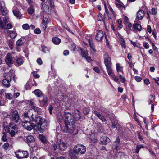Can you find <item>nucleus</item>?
<instances>
[{"mask_svg":"<svg viewBox=\"0 0 159 159\" xmlns=\"http://www.w3.org/2000/svg\"><path fill=\"white\" fill-rule=\"evenodd\" d=\"M65 118L64 127L63 131L64 132L69 133L73 135L77 134V130L75 128L74 117L73 115L69 112L66 113L64 115Z\"/></svg>","mask_w":159,"mask_h":159,"instance_id":"1","label":"nucleus"},{"mask_svg":"<svg viewBox=\"0 0 159 159\" xmlns=\"http://www.w3.org/2000/svg\"><path fill=\"white\" fill-rule=\"evenodd\" d=\"M36 124V127L40 133H43L46 131L48 129V125L47 123L46 122V120L43 117L38 116L35 118L34 120Z\"/></svg>","mask_w":159,"mask_h":159,"instance_id":"2","label":"nucleus"},{"mask_svg":"<svg viewBox=\"0 0 159 159\" xmlns=\"http://www.w3.org/2000/svg\"><path fill=\"white\" fill-rule=\"evenodd\" d=\"M31 107L32 109L29 110L28 112L24 113V115L25 117H28L31 120L33 121L34 120V119H35V118H36L39 116H36L35 115H34V113H33V111L34 112H38L40 111V109L34 105L33 106Z\"/></svg>","mask_w":159,"mask_h":159,"instance_id":"3","label":"nucleus"},{"mask_svg":"<svg viewBox=\"0 0 159 159\" xmlns=\"http://www.w3.org/2000/svg\"><path fill=\"white\" fill-rule=\"evenodd\" d=\"M86 150V148L84 146L79 144L76 145L73 149V150L76 152L79 155L84 154Z\"/></svg>","mask_w":159,"mask_h":159,"instance_id":"4","label":"nucleus"},{"mask_svg":"<svg viewBox=\"0 0 159 159\" xmlns=\"http://www.w3.org/2000/svg\"><path fill=\"white\" fill-rule=\"evenodd\" d=\"M22 125L25 129L29 131H30L37 126L36 124H34L31 122L28 121H23Z\"/></svg>","mask_w":159,"mask_h":159,"instance_id":"5","label":"nucleus"},{"mask_svg":"<svg viewBox=\"0 0 159 159\" xmlns=\"http://www.w3.org/2000/svg\"><path fill=\"white\" fill-rule=\"evenodd\" d=\"M16 157L18 159L26 158L28 156V153L27 151H20L18 150L15 152Z\"/></svg>","mask_w":159,"mask_h":159,"instance_id":"6","label":"nucleus"},{"mask_svg":"<svg viewBox=\"0 0 159 159\" xmlns=\"http://www.w3.org/2000/svg\"><path fill=\"white\" fill-rule=\"evenodd\" d=\"M4 79L3 80L2 83L4 86L6 87H9L10 84V82L11 80V77L9 74L5 73L3 75Z\"/></svg>","mask_w":159,"mask_h":159,"instance_id":"7","label":"nucleus"},{"mask_svg":"<svg viewBox=\"0 0 159 159\" xmlns=\"http://www.w3.org/2000/svg\"><path fill=\"white\" fill-rule=\"evenodd\" d=\"M7 128V132L9 133L11 136H14L17 131V129L15 124H9Z\"/></svg>","mask_w":159,"mask_h":159,"instance_id":"8","label":"nucleus"},{"mask_svg":"<svg viewBox=\"0 0 159 159\" xmlns=\"http://www.w3.org/2000/svg\"><path fill=\"white\" fill-rule=\"evenodd\" d=\"M11 120L12 121L17 123L20 120V119L17 111H14L11 113ZM10 117L11 118L10 116Z\"/></svg>","mask_w":159,"mask_h":159,"instance_id":"9","label":"nucleus"},{"mask_svg":"<svg viewBox=\"0 0 159 159\" xmlns=\"http://www.w3.org/2000/svg\"><path fill=\"white\" fill-rule=\"evenodd\" d=\"M0 11L2 15L5 16L7 13V11L5 6L4 2L3 1H0Z\"/></svg>","mask_w":159,"mask_h":159,"instance_id":"10","label":"nucleus"},{"mask_svg":"<svg viewBox=\"0 0 159 159\" xmlns=\"http://www.w3.org/2000/svg\"><path fill=\"white\" fill-rule=\"evenodd\" d=\"M104 62L105 66L112 65L111 59L109 55L107 53H105L103 56Z\"/></svg>","mask_w":159,"mask_h":159,"instance_id":"11","label":"nucleus"},{"mask_svg":"<svg viewBox=\"0 0 159 159\" xmlns=\"http://www.w3.org/2000/svg\"><path fill=\"white\" fill-rule=\"evenodd\" d=\"M5 61L6 63L9 66L11 67L13 63L12 61V57L10 53H8L6 57Z\"/></svg>","mask_w":159,"mask_h":159,"instance_id":"12","label":"nucleus"},{"mask_svg":"<svg viewBox=\"0 0 159 159\" xmlns=\"http://www.w3.org/2000/svg\"><path fill=\"white\" fill-rule=\"evenodd\" d=\"M8 17L5 16L3 18V22L0 17V28L2 29H5L7 24L8 22Z\"/></svg>","mask_w":159,"mask_h":159,"instance_id":"13","label":"nucleus"},{"mask_svg":"<svg viewBox=\"0 0 159 159\" xmlns=\"http://www.w3.org/2000/svg\"><path fill=\"white\" fill-rule=\"evenodd\" d=\"M104 37L103 32L102 30H98L97 31L95 36L96 39L98 42L101 41Z\"/></svg>","mask_w":159,"mask_h":159,"instance_id":"14","label":"nucleus"},{"mask_svg":"<svg viewBox=\"0 0 159 159\" xmlns=\"http://www.w3.org/2000/svg\"><path fill=\"white\" fill-rule=\"evenodd\" d=\"M120 138L118 136L116 137V140L114 142V148L117 151L121 148V147L120 146Z\"/></svg>","mask_w":159,"mask_h":159,"instance_id":"15","label":"nucleus"},{"mask_svg":"<svg viewBox=\"0 0 159 159\" xmlns=\"http://www.w3.org/2000/svg\"><path fill=\"white\" fill-rule=\"evenodd\" d=\"M57 143L61 151H64L67 148L66 144L64 142L59 140L58 141Z\"/></svg>","mask_w":159,"mask_h":159,"instance_id":"16","label":"nucleus"},{"mask_svg":"<svg viewBox=\"0 0 159 159\" xmlns=\"http://www.w3.org/2000/svg\"><path fill=\"white\" fill-rule=\"evenodd\" d=\"M24 62L23 59L21 57H17L15 58L14 63L16 66H19L22 65Z\"/></svg>","mask_w":159,"mask_h":159,"instance_id":"17","label":"nucleus"},{"mask_svg":"<svg viewBox=\"0 0 159 159\" xmlns=\"http://www.w3.org/2000/svg\"><path fill=\"white\" fill-rule=\"evenodd\" d=\"M110 120L111 122L112 127L113 129L117 128L119 125L118 120L116 119H115L113 116V118H110Z\"/></svg>","mask_w":159,"mask_h":159,"instance_id":"18","label":"nucleus"},{"mask_svg":"<svg viewBox=\"0 0 159 159\" xmlns=\"http://www.w3.org/2000/svg\"><path fill=\"white\" fill-rule=\"evenodd\" d=\"M94 113L95 115L100 119L102 122H105L106 121V120L104 116L101 115L100 113L96 111H94Z\"/></svg>","mask_w":159,"mask_h":159,"instance_id":"19","label":"nucleus"},{"mask_svg":"<svg viewBox=\"0 0 159 159\" xmlns=\"http://www.w3.org/2000/svg\"><path fill=\"white\" fill-rule=\"evenodd\" d=\"M100 141L104 145H106L110 142V139L107 137L102 136L101 138Z\"/></svg>","mask_w":159,"mask_h":159,"instance_id":"20","label":"nucleus"},{"mask_svg":"<svg viewBox=\"0 0 159 159\" xmlns=\"http://www.w3.org/2000/svg\"><path fill=\"white\" fill-rule=\"evenodd\" d=\"M144 16V13L143 10H139L137 13V18L139 20H141Z\"/></svg>","mask_w":159,"mask_h":159,"instance_id":"21","label":"nucleus"},{"mask_svg":"<svg viewBox=\"0 0 159 159\" xmlns=\"http://www.w3.org/2000/svg\"><path fill=\"white\" fill-rule=\"evenodd\" d=\"M41 9L44 11L47 14H49L50 11L49 10V6L48 5L44 3L41 5Z\"/></svg>","mask_w":159,"mask_h":159,"instance_id":"22","label":"nucleus"},{"mask_svg":"<svg viewBox=\"0 0 159 159\" xmlns=\"http://www.w3.org/2000/svg\"><path fill=\"white\" fill-rule=\"evenodd\" d=\"M69 155L71 159H76L78 158L79 154L73 150V152H69Z\"/></svg>","mask_w":159,"mask_h":159,"instance_id":"23","label":"nucleus"},{"mask_svg":"<svg viewBox=\"0 0 159 159\" xmlns=\"http://www.w3.org/2000/svg\"><path fill=\"white\" fill-rule=\"evenodd\" d=\"M74 117L75 120H78L80 119L81 115L80 111L78 110H76L74 111Z\"/></svg>","mask_w":159,"mask_h":159,"instance_id":"24","label":"nucleus"},{"mask_svg":"<svg viewBox=\"0 0 159 159\" xmlns=\"http://www.w3.org/2000/svg\"><path fill=\"white\" fill-rule=\"evenodd\" d=\"M88 51H82V55L83 57L84 58L88 61L91 60V58L90 57L88 56Z\"/></svg>","mask_w":159,"mask_h":159,"instance_id":"25","label":"nucleus"},{"mask_svg":"<svg viewBox=\"0 0 159 159\" xmlns=\"http://www.w3.org/2000/svg\"><path fill=\"white\" fill-rule=\"evenodd\" d=\"M42 97H43V99L41 100L40 102L43 106H45L47 104V97L46 96L44 95H43Z\"/></svg>","mask_w":159,"mask_h":159,"instance_id":"26","label":"nucleus"},{"mask_svg":"<svg viewBox=\"0 0 159 159\" xmlns=\"http://www.w3.org/2000/svg\"><path fill=\"white\" fill-rule=\"evenodd\" d=\"M116 69L117 73L121 72L122 74H124V72L123 70V67L121 66L119 63L116 64Z\"/></svg>","mask_w":159,"mask_h":159,"instance_id":"27","label":"nucleus"},{"mask_svg":"<svg viewBox=\"0 0 159 159\" xmlns=\"http://www.w3.org/2000/svg\"><path fill=\"white\" fill-rule=\"evenodd\" d=\"M25 41V39L24 38H21L16 41V45L17 46H20L23 44Z\"/></svg>","mask_w":159,"mask_h":159,"instance_id":"28","label":"nucleus"},{"mask_svg":"<svg viewBox=\"0 0 159 159\" xmlns=\"http://www.w3.org/2000/svg\"><path fill=\"white\" fill-rule=\"evenodd\" d=\"M33 93L38 97H42L43 94L39 89H38L35 90Z\"/></svg>","mask_w":159,"mask_h":159,"instance_id":"29","label":"nucleus"},{"mask_svg":"<svg viewBox=\"0 0 159 159\" xmlns=\"http://www.w3.org/2000/svg\"><path fill=\"white\" fill-rule=\"evenodd\" d=\"M105 66L108 75L109 76L111 75L113 73L111 68V65L106 66Z\"/></svg>","mask_w":159,"mask_h":159,"instance_id":"30","label":"nucleus"},{"mask_svg":"<svg viewBox=\"0 0 159 159\" xmlns=\"http://www.w3.org/2000/svg\"><path fill=\"white\" fill-rule=\"evenodd\" d=\"M47 21V18H45L43 16V19L42 21L41 26L44 30H45L47 28L46 22Z\"/></svg>","mask_w":159,"mask_h":159,"instance_id":"31","label":"nucleus"},{"mask_svg":"<svg viewBox=\"0 0 159 159\" xmlns=\"http://www.w3.org/2000/svg\"><path fill=\"white\" fill-rule=\"evenodd\" d=\"M13 13L14 15L17 18L20 17L22 16L21 13L17 10H13Z\"/></svg>","mask_w":159,"mask_h":159,"instance_id":"32","label":"nucleus"},{"mask_svg":"<svg viewBox=\"0 0 159 159\" xmlns=\"http://www.w3.org/2000/svg\"><path fill=\"white\" fill-rule=\"evenodd\" d=\"M52 41L54 44L58 45L60 43L61 40L58 38L55 37L52 38Z\"/></svg>","mask_w":159,"mask_h":159,"instance_id":"33","label":"nucleus"},{"mask_svg":"<svg viewBox=\"0 0 159 159\" xmlns=\"http://www.w3.org/2000/svg\"><path fill=\"white\" fill-rule=\"evenodd\" d=\"M28 13L30 14H32L34 11L33 4L30 5V7L27 9Z\"/></svg>","mask_w":159,"mask_h":159,"instance_id":"34","label":"nucleus"},{"mask_svg":"<svg viewBox=\"0 0 159 159\" xmlns=\"http://www.w3.org/2000/svg\"><path fill=\"white\" fill-rule=\"evenodd\" d=\"M26 140L27 142L28 143H31L33 142L34 140V138L33 136L31 135H29L27 136Z\"/></svg>","mask_w":159,"mask_h":159,"instance_id":"35","label":"nucleus"},{"mask_svg":"<svg viewBox=\"0 0 159 159\" xmlns=\"http://www.w3.org/2000/svg\"><path fill=\"white\" fill-rule=\"evenodd\" d=\"M133 28L134 29H137L139 31H140L142 30L141 26L139 24H137L136 23H135V24L133 25Z\"/></svg>","mask_w":159,"mask_h":159,"instance_id":"36","label":"nucleus"},{"mask_svg":"<svg viewBox=\"0 0 159 159\" xmlns=\"http://www.w3.org/2000/svg\"><path fill=\"white\" fill-rule=\"evenodd\" d=\"M8 44L10 49L11 50L12 49L14 44V41L12 39L9 40L8 41Z\"/></svg>","mask_w":159,"mask_h":159,"instance_id":"37","label":"nucleus"},{"mask_svg":"<svg viewBox=\"0 0 159 159\" xmlns=\"http://www.w3.org/2000/svg\"><path fill=\"white\" fill-rule=\"evenodd\" d=\"M9 34L10 37L12 39H14L17 36V34L15 31H10Z\"/></svg>","mask_w":159,"mask_h":159,"instance_id":"38","label":"nucleus"},{"mask_svg":"<svg viewBox=\"0 0 159 159\" xmlns=\"http://www.w3.org/2000/svg\"><path fill=\"white\" fill-rule=\"evenodd\" d=\"M144 146L143 144L137 145L136 146V149L135 150V153H138L139 152L140 150L141 149L144 148Z\"/></svg>","mask_w":159,"mask_h":159,"instance_id":"39","label":"nucleus"},{"mask_svg":"<svg viewBox=\"0 0 159 159\" xmlns=\"http://www.w3.org/2000/svg\"><path fill=\"white\" fill-rule=\"evenodd\" d=\"M39 139L43 143H45L47 142L46 137L43 135L40 134L39 135Z\"/></svg>","mask_w":159,"mask_h":159,"instance_id":"40","label":"nucleus"},{"mask_svg":"<svg viewBox=\"0 0 159 159\" xmlns=\"http://www.w3.org/2000/svg\"><path fill=\"white\" fill-rule=\"evenodd\" d=\"M117 75L119 76V79L121 81L122 83H124L125 81V78L123 76L119 73H117Z\"/></svg>","mask_w":159,"mask_h":159,"instance_id":"41","label":"nucleus"},{"mask_svg":"<svg viewBox=\"0 0 159 159\" xmlns=\"http://www.w3.org/2000/svg\"><path fill=\"white\" fill-rule=\"evenodd\" d=\"M42 51L44 53H46L50 51V49L45 46H42Z\"/></svg>","mask_w":159,"mask_h":159,"instance_id":"42","label":"nucleus"},{"mask_svg":"<svg viewBox=\"0 0 159 159\" xmlns=\"http://www.w3.org/2000/svg\"><path fill=\"white\" fill-rule=\"evenodd\" d=\"M88 42L90 48L94 52H95V49L94 48V46L93 45V43L92 41L90 40V39H89L88 40Z\"/></svg>","mask_w":159,"mask_h":159,"instance_id":"43","label":"nucleus"},{"mask_svg":"<svg viewBox=\"0 0 159 159\" xmlns=\"http://www.w3.org/2000/svg\"><path fill=\"white\" fill-rule=\"evenodd\" d=\"M110 76L112 77L113 80L115 82H117L119 80V79L116 77L114 73H112L111 75Z\"/></svg>","mask_w":159,"mask_h":159,"instance_id":"44","label":"nucleus"},{"mask_svg":"<svg viewBox=\"0 0 159 159\" xmlns=\"http://www.w3.org/2000/svg\"><path fill=\"white\" fill-rule=\"evenodd\" d=\"M157 9L156 8H152L151 10V14L154 15H155L157 13Z\"/></svg>","mask_w":159,"mask_h":159,"instance_id":"45","label":"nucleus"},{"mask_svg":"<svg viewBox=\"0 0 159 159\" xmlns=\"http://www.w3.org/2000/svg\"><path fill=\"white\" fill-rule=\"evenodd\" d=\"M83 112L84 114H87L89 111V109L88 107H85L83 109Z\"/></svg>","mask_w":159,"mask_h":159,"instance_id":"46","label":"nucleus"},{"mask_svg":"<svg viewBox=\"0 0 159 159\" xmlns=\"http://www.w3.org/2000/svg\"><path fill=\"white\" fill-rule=\"evenodd\" d=\"M125 24L126 25V27L127 29H129V30H131V28L132 26L131 23L129 22Z\"/></svg>","mask_w":159,"mask_h":159,"instance_id":"47","label":"nucleus"},{"mask_svg":"<svg viewBox=\"0 0 159 159\" xmlns=\"http://www.w3.org/2000/svg\"><path fill=\"white\" fill-rule=\"evenodd\" d=\"M9 146V144L8 143H5L3 145V148L4 150L7 149Z\"/></svg>","mask_w":159,"mask_h":159,"instance_id":"48","label":"nucleus"},{"mask_svg":"<svg viewBox=\"0 0 159 159\" xmlns=\"http://www.w3.org/2000/svg\"><path fill=\"white\" fill-rule=\"evenodd\" d=\"M5 96L6 98L9 99H12V95L11 93H7L5 94Z\"/></svg>","mask_w":159,"mask_h":159,"instance_id":"49","label":"nucleus"},{"mask_svg":"<svg viewBox=\"0 0 159 159\" xmlns=\"http://www.w3.org/2000/svg\"><path fill=\"white\" fill-rule=\"evenodd\" d=\"M22 27L24 29L27 30L29 28V26L27 24H25L22 25Z\"/></svg>","mask_w":159,"mask_h":159,"instance_id":"50","label":"nucleus"},{"mask_svg":"<svg viewBox=\"0 0 159 159\" xmlns=\"http://www.w3.org/2000/svg\"><path fill=\"white\" fill-rule=\"evenodd\" d=\"M143 122L144 123L146 124L145 127L146 129L148 130V120H147L146 119L144 118H143Z\"/></svg>","mask_w":159,"mask_h":159,"instance_id":"51","label":"nucleus"},{"mask_svg":"<svg viewBox=\"0 0 159 159\" xmlns=\"http://www.w3.org/2000/svg\"><path fill=\"white\" fill-rule=\"evenodd\" d=\"M116 6L119 8H121L123 7V4L121 1L120 2H117V3H116Z\"/></svg>","mask_w":159,"mask_h":159,"instance_id":"52","label":"nucleus"},{"mask_svg":"<svg viewBox=\"0 0 159 159\" xmlns=\"http://www.w3.org/2000/svg\"><path fill=\"white\" fill-rule=\"evenodd\" d=\"M154 100V98L153 95H151L149 97V99L148 100L149 104L152 103Z\"/></svg>","mask_w":159,"mask_h":159,"instance_id":"53","label":"nucleus"},{"mask_svg":"<svg viewBox=\"0 0 159 159\" xmlns=\"http://www.w3.org/2000/svg\"><path fill=\"white\" fill-rule=\"evenodd\" d=\"M32 73L33 75V76L35 78H38L40 77L39 75L37 74L35 72H34Z\"/></svg>","mask_w":159,"mask_h":159,"instance_id":"54","label":"nucleus"},{"mask_svg":"<svg viewBox=\"0 0 159 159\" xmlns=\"http://www.w3.org/2000/svg\"><path fill=\"white\" fill-rule=\"evenodd\" d=\"M121 47L123 48H126V45H125V42L124 40L123 39L122 40H121Z\"/></svg>","mask_w":159,"mask_h":159,"instance_id":"55","label":"nucleus"},{"mask_svg":"<svg viewBox=\"0 0 159 159\" xmlns=\"http://www.w3.org/2000/svg\"><path fill=\"white\" fill-rule=\"evenodd\" d=\"M143 46L146 49H148L149 47V44L148 43L146 42H144L143 43Z\"/></svg>","mask_w":159,"mask_h":159,"instance_id":"56","label":"nucleus"},{"mask_svg":"<svg viewBox=\"0 0 159 159\" xmlns=\"http://www.w3.org/2000/svg\"><path fill=\"white\" fill-rule=\"evenodd\" d=\"M134 79L135 80L138 82L142 80L141 78L140 77L138 76H135L134 77Z\"/></svg>","mask_w":159,"mask_h":159,"instance_id":"57","label":"nucleus"},{"mask_svg":"<svg viewBox=\"0 0 159 159\" xmlns=\"http://www.w3.org/2000/svg\"><path fill=\"white\" fill-rule=\"evenodd\" d=\"M34 32L35 34H39L41 32L40 29L39 28H37L34 30Z\"/></svg>","mask_w":159,"mask_h":159,"instance_id":"58","label":"nucleus"},{"mask_svg":"<svg viewBox=\"0 0 159 159\" xmlns=\"http://www.w3.org/2000/svg\"><path fill=\"white\" fill-rule=\"evenodd\" d=\"M129 22V19L128 18L125 16L124 18V23L125 24Z\"/></svg>","mask_w":159,"mask_h":159,"instance_id":"59","label":"nucleus"},{"mask_svg":"<svg viewBox=\"0 0 159 159\" xmlns=\"http://www.w3.org/2000/svg\"><path fill=\"white\" fill-rule=\"evenodd\" d=\"M144 83L146 84L147 85H148L150 83L149 80L147 78H146L144 80Z\"/></svg>","mask_w":159,"mask_h":159,"instance_id":"60","label":"nucleus"},{"mask_svg":"<svg viewBox=\"0 0 159 159\" xmlns=\"http://www.w3.org/2000/svg\"><path fill=\"white\" fill-rule=\"evenodd\" d=\"M37 62L39 65H41L43 63V62L42 60L41 59L39 58L37 60Z\"/></svg>","mask_w":159,"mask_h":159,"instance_id":"61","label":"nucleus"},{"mask_svg":"<svg viewBox=\"0 0 159 159\" xmlns=\"http://www.w3.org/2000/svg\"><path fill=\"white\" fill-rule=\"evenodd\" d=\"M53 107L52 106L50 105L49 107V112L50 114H52V110H53Z\"/></svg>","mask_w":159,"mask_h":159,"instance_id":"62","label":"nucleus"},{"mask_svg":"<svg viewBox=\"0 0 159 159\" xmlns=\"http://www.w3.org/2000/svg\"><path fill=\"white\" fill-rule=\"evenodd\" d=\"M2 140L4 141H7V138H6V135L5 134H4L3 136H2Z\"/></svg>","mask_w":159,"mask_h":159,"instance_id":"63","label":"nucleus"},{"mask_svg":"<svg viewBox=\"0 0 159 159\" xmlns=\"http://www.w3.org/2000/svg\"><path fill=\"white\" fill-rule=\"evenodd\" d=\"M93 70L95 72L98 73H100V70H99V68L97 67L94 68Z\"/></svg>","mask_w":159,"mask_h":159,"instance_id":"64","label":"nucleus"}]
</instances>
